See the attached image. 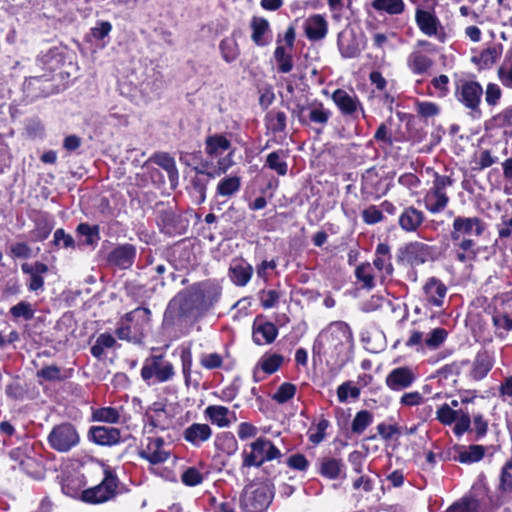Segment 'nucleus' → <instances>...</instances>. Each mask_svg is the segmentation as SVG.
<instances>
[{
    "mask_svg": "<svg viewBox=\"0 0 512 512\" xmlns=\"http://www.w3.org/2000/svg\"><path fill=\"white\" fill-rule=\"evenodd\" d=\"M183 438L194 447H200L212 436V429L205 423H192L183 430Z\"/></svg>",
    "mask_w": 512,
    "mask_h": 512,
    "instance_id": "obj_22",
    "label": "nucleus"
},
{
    "mask_svg": "<svg viewBox=\"0 0 512 512\" xmlns=\"http://www.w3.org/2000/svg\"><path fill=\"white\" fill-rule=\"evenodd\" d=\"M147 444L138 452L140 458L156 465L164 463L170 456V451L165 448V441L161 437H147Z\"/></svg>",
    "mask_w": 512,
    "mask_h": 512,
    "instance_id": "obj_12",
    "label": "nucleus"
},
{
    "mask_svg": "<svg viewBox=\"0 0 512 512\" xmlns=\"http://www.w3.org/2000/svg\"><path fill=\"white\" fill-rule=\"evenodd\" d=\"M485 230L484 222L478 217L457 216L452 224L451 240H460L466 236H481Z\"/></svg>",
    "mask_w": 512,
    "mask_h": 512,
    "instance_id": "obj_10",
    "label": "nucleus"
},
{
    "mask_svg": "<svg viewBox=\"0 0 512 512\" xmlns=\"http://www.w3.org/2000/svg\"><path fill=\"white\" fill-rule=\"evenodd\" d=\"M425 215L414 206L405 207L398 217V224L405 232H416L423 224Z\"/></svg>",
    "mask_w": 512,
    "mask_h": 512,
    "instance_id": "obj_21",
    "label": "nucleus"
},
{
    "mask_svg": "<svg viewBox=\"0 0 512 512\" xmlns=\"http://www.w3.org/2000/svg\"><path fill=\"white\" fill-rule=\"evenodd\" d=\"M278 334L277 327L271 322L258 325L253 330V340L257 345L272 343Z\"/></svg>",
    "mask_w": 512,
    "mask_h": 512,
    "instance_id": "obj_32",
    "label": "nucleus"
},
{
    "mask_svg": "<svg viewBox=\"0 0 512 512\" xmlns=\"http://www.w3.org/2000/svg\"><path fill=\"white\" fill-rule=\"evenodd\" d=\"M484 453L485 449L482 445H470L467 448L459 447L453 459L463 464H471L480 461L484 457Z\"/></svg>",
    "mask_w": 512,
    "mask_h": 512,
    "instance_id": "obj_31",
    "label": "nucleus"
},
{
    "mask_svg": "<svg viewBox=\"0 0 512 512\" xmlns=\"http://www.w3.org/2000/svg\"><path fill=\"white\" fill-rule=\"evenodd\" d=\"M118 479L109 467L104 469V478L96 486L85 489L81 493L82 501L89 504H100L109 501L116 495Z\"/></svg>",
    "mask_w": 512,
    "mask_h": 512,
    "instance_id": "obj_5",
    "label": "nucleus"
},
{
    "mask_svg": "<svg viewBox=\"0 0 512 512\" xmlns=\"http://www.w3.org/2000/svg\"><path fill=\"white\" fill-rule=\"evenodd\" d=\"M362 220L367 225H374L384 220L382 210L375 205H370L362 211Z\"/></svg>",
    "mask_w": 512,
    "mask_h": 512,
    "instance_id": "obj_54",
    "label": "nucleus"
},
{
    "mask_svg": "<svg viewBox=\"0 0 512 512\" xmlns=\"http://www.w3.org/2000/svg\"><path fill=\"white\" fill-rule=\"evenodd\" d=\"M415 20L422 33L429 37H436L440 42H444L446 34L438 17L427 10L418 9L415 14Z\"/></svg>",
    "mask_w": 512,
    "mask_h": 512,
    "instance_id": "obj_11",
    "label": "nucleus"
},
{
    "mask_svg": "<svg viewBox=\"0 0 512 512\" xmlns=\"http://www.w3.org/2000/svg\"><path fill=\"white\" fill-rule=\"evenodd\" d=\"M37 377L45 381L54 382L61 381L65 378L62 375V370L57 365H48L37 371Z\"/></svg>",
    "mask_w": 512,
    "mask_h": 512,
    "instance_id": "obj_51",
    "label": "nucleus"
},
{
    "mask_svg": "<svg viewBox=\"0 0 512 512\" xmlns=\"http://www.w3.org/2000/svg\"><path fill=\"white\" fill-rule=\"evenodd\" d=\"M92 418L94 421L98 422L117 423L119 421L120 414L116 408L102 407L93 411Z\"/></svg>",
    "mask_w": 512,
    "mask_h": 512,
    "instance_id": "obj_45",
    "label": "nucleus"
},
{
    "mask_svg": "<svg viewBox=\"0 0 512 512\" xmlns=\"http://www.w3.org/2000/svg\"><path fill=\"white\" fill-rule=\"evenodd\" d=\"M251 452H243L242 467H260L266 461L279 459L280 450L269 440L260 437L250 444Z\"/></svg>",
    "mask_w": 512,
    "mask_h": 512,
    "instance_id": "obj_3",
    "label": "nucleus"
},
{
    "mask_svg": "<svg viewBox=\"0 0 512 512\" xmlns=\"http://www.w3.org/2000/svg\"><path fill=\"white\" fill-rule=\"evenodd\" d=\"M332 100L342 114L351 116L358 109H361L363 117H366L358 97L353 92L349 93L343 89H337L332 94Z\"/></svg>",
    "mask_w": 512,
    "mask_h": 512,
    "instance_id": "obj_17",
    "label": "nucleus"
},
{
    "mask_svg": "<svg viewBox=\"0 0 512 512\" xmlns=\"http://www.w3.org/2000/svg\"><path fill=\"white\" fill-rule=\"evenodd\" d=\"M182 482L187 486H196L203 481L202 474L194 467L188 468L181 476Z\"/></svg>",
    "mask_w": 512,
    "mask_h": 512,
    "instance_id": "obj_64",
    "label": "nucleus"
},
{
    "mask_svg": "<svg viewBox=\"0 0 512 512\" xmlns=\"http://www.w3.org/2000/svg\"><path fill=\"white\" fill-rule=\"evenodd\" d=\"M372 422L373 414L368 410H361L356 413L351 424V430L355 434H362Z\"/></svg>",
    "mask_w": 512,
    "mask_h": 512,
    "instance_id": "obj_41",
    "label": "nucleus"
},
{
    "mask_svg": "<svg viewBox=\"0 0 512 512\" xmlns=\"http://www.w3.org/2000/svg\"><path fill=\"white\" fill-rule=\"evenodd\" d=\"M76 233L78 236L85 238L83 242H78V247L83 245L95 246L100 240V228L98 225L91 226L88 223H80L76 227Z\"/></svg>",
    "mask_w": 512,
    "mask_h": 512,
    "instance_id": "obj_34",
    "label": "nucleus"
},
{
    "mask_svg": "<svg viewBox=\"0 0 512 512\" xmlns=\"http://www.w3.org/2000/svg\"><path fill=\"white\" fill-rule=\"evenodd\" d=\"M304 30L309 40L318 41L325 38L328 23L323 16L316 14L306 20Z\"/></svg>",
    "mask_w": 512,
    "mask_h": 512,
    "instance_id": "obj_25",
    "label": "nucleus"
},
{
    "mask_svg": "<svg viewBox=\"0 0 512 512\" xmlns=\"http://www.w3.org/2000/svg\"><path fill=\"white\" fill-rule=\"evenodd\" d=\"M296 393V386L292 383H282L276 392L273 394V400L277 403L283 404L292 399Z\"/></svg>",
    "mask_w": 512,
    "mask_h": 512,
    "instance_id": "obj_50",
    "label": "nucleus"
},
{
    "mask_svg": "<svg viewBox=\"0 0 512 512\" xmlns=\"http://www.w3.org/2000/svg\"><path fill=\"white\" fill-rule=\"evenodd\" d=\"M53 243L56 246L66 249H75L78 246L75 239L70 234H67L62 228H59L54 232Z\"/></svg>",
    "mask_w": 512,
    "mask_h": 512,
    "instance_id": "obj_53",
    "label": "nucleus"
},
{
    "mask_svg": "<svg viewBox=\"0 0 512 512\" xmlns=\"http://www.w3.org/2000/svg\"><path fill=\"white\" fill-rule=\"evenodd\" d=\"M250 26L252 29V41L257 46H266L268 42L264 39V35L269 31L270 28L268 20L265 18L253 17Z\"/></svg>",
    "mask_w": 512,
    "mask_h": 512,
    "instance_id": "obj_35",
    "label": "nucleus"
},
{
    "mask_svg": "<svg viewBox=\"0 0 512 512\" xmlns=\"http://www.w3.org/2000/svg\"><path fill=\"white\" fill-rule=\"evenodd\" d=\"M353 346L354 340L350 326L343 321H335L318 334L313 351L318 353L323 349L329 351L337 357L342 366L350 359Z\"/></svg>",
    "mask_w": 512,
    "mask_h": 512,
    "instance_id": "obj_2",
    "label": "nucleus"
},
{
    "mask_svg": "<svg viewBox=\"0 0 512 512\" xmlns=\"http://www.w3.org/2000/svg\"><path fill=\"white\" fill-rule=\"evenodd\" d=\"M492 324L497 338L504 339L512 331V311L507 312L495 307L492 312Z\"/></svg>",
    "mask_w": 512,
    "mask_h": 512,
    "instance_id": "obj_24",
    "label": "nucleus"
},
{
    "mask_svg": "<svg viewBox=\"0 0 512 512\" xmlns=\"http://www.w3.org/2000/svg\"><path fill=\"white\" fill-rule=\"evenodd\" d=\"M174 375V366L165 358L164 354L147 357L141 369V377L148 383L152 378L158 383L168 382L173 379Z\"/></svg>",
    "mask_w": 512,
    "mask_h": 512,
    "instance_id": "obj_6",
    "label": "nucleus"
},
{
    "mask_svg": "<svg viewBox=\"0 0 512 512\" xmlns=\"http://www.w3.org/2000/svg\"><path fill=\"white\" fill-rule=\"evenodd\" d=\"M283 360V356L279 354L264 355L260 359L259 365L265 373L273 374L279 369V367L283 363Z\"/></svg>",
    "mask_w": 512,
    "mask_h": 512,
    "instance_id": "obj_49",
    "label": "nucleus"
},
{
    "mask_svg": "<svg viewBox=\"0 0 512 512\" xmlns=\"http://www.w3.org/2000/svg\"><path fill=\"white\" fill-rule=\"evenodd\" d=\"M283 151H273L268 154L266 158V166L277 172V174L284 176L287 174L288 165L283 160Z\"/></svg>",
    "mask_w": 512,
    "mask_h": 512,
    "instance_id": "obj_40",
    "label": "nucleus"
},
{
    "mask_svg": "<svg viewBox=\"0 0 512 512\" xmlns=\"http://www.w3.org/2000/svg\"><path fill=\"white\" fill-rule=\"evenodd\" d=\"M423 293L430 306L441 308L447 295V287L440 279L430 277L423 286Z\"/></svg>",
    "mask_w": 512,
    "mask_h": 512,
    "instance_id": "obj_16",
    "label": "nucleus"
},
{
    "mask_svg": "<svg viewBox=\"0 0 512 512\" xmlns=\"http://www.w3.org/2000/svg\"><path fill=\"white\" fill-rule=\"evenodd\" d=\"M163 168L167 173L171 182L178 179V170L173 157L166 152H159L153 154L149 160Z\"/></svg>",
    "mask_w": 512,
    "mask_h": 512,
    "instance_id": "obj_33",
    "label": "nucleus"
},
{
    "mask_svg": "<svg viewBox=\"0 0 512 512\" xmlns=\"http://www.w3.org/2000/svg\"><path fill=\"white\" fill-rule=\"evenodd\" d=\"M296 114L302 125L315 124L319 126L316 131L322 132L332 116L331 110L324 107L322 102L314 100L306 105H297Z\"/></svg>",
    "mask_w": 512,
    "mask_h": 512,
    "instance_id": "obj_8",
    "label": "nucleus"
},
{
    "mask_svg": "<svg viewBox=\"0 0 512 512\" xmlns=\"http://www.w3.org/2000/svg\"><path fill=\"white\" fill-rule=\"evenodd\" d=\"M479 503L475 499H461L449 507L447 512H478Z\"/></svg>",
    "mask_w": 512,
    "mask_h": 512,
    "instance_id": "obj_55",
    "label": "nucleus"
},
{
    "mask_svg": "<svg viewBox=\"0 0 512 512\" xmlns=\"http://www.w3.org/2000/svg\"><path fill=\"white\" fill-rule=\"evenodd\" d=\"M416 380V375L409 367H397L386 377V385L393 391L410 387Z\"/></svg>",
    "mask_w": 512,
    "mask_h": 512,
    "instance_id": "obj_18",
    "label": "nucleus"
},
{
    "mask_svg": "<svg viewBox=\"0 0 512 512\" xmlns=\"http://www.w3.org/2000/svg\"><path fill=\"white\" fill-rule=\"evenodd\" d=\"M253 267L242 259H234L229 267V277L236 285L243 287L251 280Z\"/></svg>",
    "mask_w": 512,
    "mask_h": 512,
    "instance_id": "obj_23",
    "label": "nucleus"
},
{
    "mask_svg": "<svg viewBox=\"0 0 512 512\" xmlns=\"http://www.w3.org/2000/svg\"><path fill=\"white\" fill-rule=\"evenodd\" d=\"M37 64L51 73L59 68L61 56L57 52L50 50L38 57Z\"/></svg>",
    "mask_w": 512,
    "mask_h": 512,
    "instance_id": "obj_44",
    "label": "nucleus"
},
{
    "mask_svg": "<svg viewBox=\"0 0 512 512\" xmlns=\"http://www.w3.org/2000/svg\"><path fill=\"white\" fill-rule=\"evenodd\" d=\"M338 47L341 55L345 58H353L360 54V49L353 37L348 39L339 35Z\"/></svg>",
    "mask_w": 512,
    "mask_h": 512,
    "instance_id": "obj_47",
    "label": "nucleus"
},
{
    "mask_svg": "<svg viewBox=\"0 0 512 512\" xmlns=\"http://www.w3.org/2000/svg\"><path fill=\"white\" fill-rule=\"evenodd\" d=\"M449 197L446 192L429 189L424 196L425 208L432 214L442 212L448 205Z\"/></svg>",
    "mask_w": 512,
    "mask_h": 512,
    "instance_id": "obj_30",
    "label": "nucleus"
},
{
    "mask_svg": "<svg viewBox=\"0 0 512 512\" xmlns=\"http://www.w3.org/2000/svg\"><path fill=\"white\" fill-rule=\"evenodd\" d=\"M47 442L53 450L59 453H67L79 445L80 435L73 424L64 422L52 428L48 434Z\"/></svg>",
    "mask_w": 512,
    "mask_h": 512,
    "instance_id": "obj_4",
    "label": "nucleus"
},
{
    "mask_svg": "<svg viewBox=\"0 0 512 512\" xmlns=\"http://www.w3.org/2000/svg\"><path fill=\"white\" fill-rule=\"evenodd\" d=\"M10 314L14 318H23L29 321L34 317V309L29 302L21 301L10 308Z\"/></svg>",
    "mask_w": 512,
    "mask_h": 512,
    "instance_id": "obj_52",
    "label": "nucleus"
},
{
    "mask_svg": "<svg viewBox=\"0 0 512 512\" xmlns=\"http://www.w3.org/2000/svg\"><path fill=\"white\" fill-rule=\"evenodd\" d=\"M345 465L341 459L325 457L319 463L318 472L321 476L335 480L344 473Z\"/></svg>",
    "mask_w": 512,
    "mask_h": 512,
    "instance_id": "obj_29",
    "label": "nucleus"
},
{
    "mask_svg": "<svg viewBox=\"0 0 512 512\" xmlns=\"http://www.w3.org/2000/svg\"><path fill=\"white\" fill-rule=\"evenodd\" d=\"M115 333H116V336L120 340H125V341L132 342L135 344L141 342V338L137 334L132 333L131 326L125 325L123 322L116 329Z\"/></svg>",
    "mask_w": 512,
    "mask_h": 512,
    "instance_id": "obj_62",
    "label": "nucleus"
},
{
    "mask_svg": "<svg viewBox=\"0 0 512 512\" xmlns=\"http://www.w3.org/2000/svg\"><path fill=\"white\" fill-rule=\"evenodd\" d=\"M462 410H454L449 404L441 405L436 411L437 420L444 425H451L458 419Z\"/></svg>",
    "mask_w": 512,
    "mask_h": 512,
    "instance_id": "obj_48",
    "label": "nucleus"
},
{
    "mask_svg": "<svg viewBox=\"0 0 512 512\" xmlns=\"http://www.w3.org/2000/svg\"><path fill=\"white\" fill-rule=\"evenodd\" d=\"M204 416L212 424L225 428L229 427L237 420L234 411H230L227 407L222 405H210L204 410Z\"/></svg>",
    "mask_w": 512,
    "mask_h": 512,
    "instance_id": "obj_19",
    "label": "nucleus"
},
{
    "mask_svg": "<svg viewBox=\"0 0 512 512\" xmlns=\"http://www.w3.org/2000/svg\"><path fill=\"white\" fill-rule=\"evenodd\" d=\"M233 155H234V150H230L229 153L224 158H221L218 161V167L213 172H209V171H206L205 169H198V168H195V170L198 174L207 175L209 178H214L216 176H220V175L226 173V171L231 166H233V164H234V161L232 159Z\"/></svg>",
    "mask_w": 512,
    "mask_h": 512,
    "instance_id": "obj_43",
    "label": "nucleus"
},
{
    "mask_svg": "<svg viewBox=\"0 0 512 512\" xmlns=\"http://www.w3.org/2000/svg\"><path fill=\"white\" fill-rule=\"evenodd\" d=\"M136 247L125 243L115 247L107 256V262L111 266L125 270L132 267L136 258Z\"/></svg>",
    "mask_w": 512,
    "mask_h": 512,
    "instance_id": "obj_14",
    "label": "nucleus"
},
{
    "mask_svg": "<svg viewBox=\"0 0 512 512\" xmlns=\"http://www.w3.org/2000/svg\"><path fill=\"white\" fill-rule=\"evenodd\" d=\"M434 248L418 241L408 243L401 254L410 265L418 266L433 259Z\"/></svg>",
    "mask_w": 512,
    "mask_h": 512,
    "instance_id": "obj_13",
    "label": "nucleus"
},
{
    "mask_svg": "<svg viewBox=\"0 0 512 512\" xmlns=\"http://www.w3.org/2000/svg\"><path fill=\"white\" fill-rule=\"evenodd\" d=\"M274 58L278 64V71L289 73L293 68L292 56L287 54L285 48L278 45L274 51Z\"/></svg>",
    "mask_w": 512,
    "mask_h": 512,
    "instance_id": "obj_46",
    "label": "nucleus"
},
{
    "mask_svg": "<svg viewBox=\"0 0 512 512\" xmlns=\"http://www.w3.org/2000/svg\"><path fill=\"white\" fill-rule=\"evenodd\" d=\"M273 495L269 483L250 485L245 489L242 496V507L247 512H262L271 504Z\"/></svg>",
    "mask_w": 512,
    "mask_h": 512,
    "instance_id": "obj_7",
    "label": "nucleus"
},
{
    "mask_svg": "<svg viewBox=\"0 0 512 512\" xmlns=\"http://www.w3.org/2000/svg\"><path fill=\"white\" fill-rule=\"evenodd\" d=\"M219 49L222 58L227 63L235 61L239 56L238 44L236 40L232 37L224 38L219 44Z\"/></svg>",
    "mask_w": 512,
    "mask_h": 512,
    "instance_id": "obj_39",
    "label": "nucleus"
},
{
    "mask_svg": "<svg viewBox=\"0 0 512 512\" xmlns=\"http://www.w3.org/2000/svg\"><path fill=\"white\" fill-rule=\"evenodd\" d=\"M455 426L453 428L454 433L457 436H461L465 432L469 431L471 426V418L468 412H463L458 415V419L455 421Z\"/></svg>",
    "mask_w": 512,
    "mask_h": 512,
    "instance_id": "obj_61",
    "label": "nucleus"
},
{
    "mask_svg": "<svg viewBox=\"0 0 512 512\" xmlns=\"http://www.w3.org/2000/svg\"><path fill=\"white\" fill-rule=\"evenodd\" d=\"M87 437L99 446H113L122 441L120 429L110 426H91Z\"/></svg>",
    "mask_w": 512,
    "mask_h": 512,
    "instance_id": "obj_15",
    "label": "nucleus"
},
{
    "mask_svg": "<svg viewBox=\"0 0 512 512\" xmlns=\"http://www.w3.org/2000/svg\"><path fill=\"white\" fill-rule=\"evenodd\" d=\"M200 364L208 370L217 369L222 366L223 358L218 353L202 354Z\"/></svg>",
    "mask_w": 512,
    "mask_h": 512,
    "instance_id": "obj_59",
    "label": "nucleus"
},
{
    "mask_svg": "<svg viewBox=\"0 0 512 512\" xmlns=\"http://www.w3.org/2000/svg\"><path fill=\"white\" fill-rule=\"evenodd\" d=\"M433 64V60L420 49H414L407 57V67L416 75L425 74Z\"/></svg>",
    "mask_w": 512,
    "mask_h": 512,
    "instance_id": "obj_26",
    "label": "nucleus"
},
{
    "mask_svg": "<svg viewBox=\"0 0 512 512\" xmlns=\"http://www.w3.org/2000/svg\"><path fill=\"white\" fill-rule=\"evenodd\" d=\"M482 95V86L476 81L459 80L456 84L457 100L472 111L478 110Z\"/></svg>",
    "mask_w": 512,
    "mask_h": 512,
    "instance_id": "obj_9",
    "label": "nucleus"
},
{
    "mask_svg": "<svg viewBox=\"0 0 512 512\" xmlns=\"http://www.w3.org/2000/svg\"><path fill=\"white\" fill-rule=\"evenodd\" d=\"M454 181L450 176L440 175L438 173L434 174V179L432 181V185L429 189L436 190L439 192H446L448 187L453 185Z\"/></svg>",
    "mask_w": 512,
    "mask_h": 512,
    "instance_id": "obj_63",
    "label": "nucleus"
},
{
    "mask_svg": "<svg viewBox=\"0 0 512 512\" xmlns=\"http://www.w3.org/2000/svg\"><path fill=\"white\" fill-rule=\"evenodd\" d=\"M231 142L223 134H212L205 139V152L212 158H217L225 151L230 150Z\"/></svg>",
    "mask_w": 512,
    "mask_h": 512,
    "instance_id": "obj_28",
    "label": "nucleus"
},
{
    "mask_svg": "<svg viewBox=\"0 0 512 512\" xmlns=\"http://www.w3.org/2000/svg\"><path fill=\"white\" fill-rule=\"evenodd\" d=\"M355 277L362 288L371 290L375 286L374 274L370 263H362L355 269Z\"/></svg>",
    "mask_w": 512,
    "mask_h": 512,
    "instance_id": "obj_38",
    "label": "nucleus"
},
{
    "mask_svg": "<svg viewBox=\"0 0 512 512\" xmlns=\"http://www.w3.org/2000/svg\"><path fill=\"white\" fill-rule=\"evenodd\" d=\"M222 289L210 281L198 282L178 292L168 303L163 326H181L205 315L219 301Z\"/></svg>",
    "mask_w": 512,
    "mask_h": 512,
    "instance_id": "obj_1",
    "label": "nucleus"
},
{
    "mask_svg": "<svg viewBox=\"0 0 512 512\" xmlns=\"http://www.w3.org/2000/svg\"><path fill=\"white\" fill-rule=\"evenodd\" d=\"M268 128L273 133H281L286 129L287 116L283 111H270L267 116Z\"/></svg>",
    "mask_w": 512,
    "mask_h": 512,
    "instance_id": "obj_42",
    "label": "nucleus"
},
{
    "mask_svg": "<svg viewBox=\"0 0 512 512\" xmlns=\"http://www.w3.org/2000/svg\"><path fill=\"white\" fill-rule=\"evenodd\" d=\"M21 270L24 274L29 275V281L27 283L30 291L42 290L44 286L43 275L48 272V266L42 262H35L33 264L23 263Z\"/></svg>",
    "mask_w": 512,
    "mask_h": 512,
    "instance_id": "obj_20",
    "label": "nucleus"
},
{
    "mask_svg": "<svg viewBox=\"0 0 512 512\" xmlns=\"http://www.w3.org/2000/svg\"><path fill=\"white\" fill-rule=\"evenodd\" d=\"M348 395L354 399H357L360 396V389L356 386H351V382L349 381L342 383L337 388V396L341 403L347 401Z\"/></svg>",
    "mask_w": 512,
    "mask_h": 512,
    "instance_id": "obj_57",
    "label": "nucleus"
},
{
    "mask_svg": "<svg viewBox=\"0 0 512 512\" xmlns=\"http://www.w3.org/2000/svg\"><path fill=\"white\" fill-rule=\"evenodd\" d=\"M281 297V292L277 290H268L260 292V301L265 309L275 307Z\"/></svg>",
    "mask_w": 512,
    "mask_h": 512,
    "instance_id": "obj_60",
    "label": "nucleus"
},
{
    "mask_svg": "<svg viewBox=\"0 0 512 512\" xmlns=\"http://www.w3.org/2000/svg\"><path fill=\"white\" fill-rule=\"evenodd\" d=\"M493 367V357L487 350H481L477 353L471 369V376L475 380H481L489 373Z\"/></svg>",
    "mask_w": 512,
    "mask_h": 512,
    "instance_id": "obj_27",
    "label": "nucleus"
},
{
    "mask_svg": "<svg viewBox=\"0 0 512 512\" xmlns=\"http://www.w3.org/2000/svg\"><path fill=\"white\" fill-rule=\"evenodd\" d=\"M500 489L504 493H512V462H508L501 471Z\"/></svg>",
    "mask_w": 512,
    "mask_h": 512,
    "instance_id": "obj_58",
    "label": "nucleus"
},
{
    "mask_svg": "<svg viewBox=\"0 0 512 512\" xmlns=\"http://www.w3.org/2000/svg\"><path fill=\"white\" fill-rule=\"evenodd\" d=\"M371 5L376 11L390 15L401 14L405 9L403 0H373Z\"/></svg>",
    "mask_w": 512,
    "mask_h": 512,
    "instance_id": "obj_37",
    "label": "nucleus"
},
{
    "mask_svg": "<svg viewBox=\"0 0 512 512\" xmlns=\"http://www.w3.org/2000/svg\"><path fill=\"white\" fill-rule=\"evenodd\" d=\"M240 187L241 178L239 176H227L219 181L216 193L219 196L231 197L240 190Z\"/></svg>",
    "mask_w": 512,
    "mask_h": 512,
    "instance_id": "obj_36",
    "label": "nucleus"
},
{
    "mask_svg": "<svg viewBox=\"0 0 512 512\" xmlns=\"http://www.w3.org/2000/svg\"><path fill=\"white\" fill-rule=\"evenodd\" d=\"M447 335L448 333L444 328H435L425 339V344L431 349H436L446 340Z\"/></svg>",
    "mask_w": 512,
    "mask_h": 512,
    "instance_id": "obj_56",
    "label": "nucleus"
}]
</instances>
